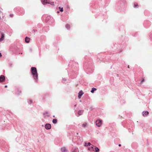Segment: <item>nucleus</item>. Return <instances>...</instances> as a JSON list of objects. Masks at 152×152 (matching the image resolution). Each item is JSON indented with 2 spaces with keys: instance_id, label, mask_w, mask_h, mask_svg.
Listing matches in <instances>:
<instances>
[{
  "instance_id": "nucleus-1",
  "label": "nucleus",
  "mask_w": 152,
  "mask_h": 152,
  "mask_svg": "<svg viewBox=\"0 0 152 152\" xmlns=\"http://www.w3.org/2000/svg\"><path fill=\"white\" fill-rule=\"evenodd\" d=\"M31 72L33 77L36 82L38 81V74L36 67H32L31 69Z\"/></svg>"
},
{
  "instance_id": "nucleus-2",
  "label": "nucleus",
  "mask_w": 152,
  "mask_h": 152,
  "mask_svg": "<svg viewBox=\"0 0 152 152\" xmlns=\"http://www.w3.org/2000/svg\"><path fill=\"white\" fill-rule=\"evenodd\" d=\"M41 2L44 4H50L52 5H53V2H50L49 1V0H41Z\"/></svg>"
},
{
  "instance_id": "nucleus-3",
  "label": "nucleus",
  "mask_w": 152,
  "mask_h": 152,
  "mask_svg": "<svg viewBox=\"0 0 152 152\" xmlns=\"http://www.w3.org/2000/svg\"><path fill=\"white\" fill-rule=\"evenodd\" d=\"M43 115L45 118H47L50 116V114L48 112H45L43 113Z\"/></svg>"
},
{
  "instance_id": "nucleus-4",
  "label": "nucleus",
  "mask_w": 152,
  "mask_h": 152,
  "mask_svg": "<svg viewBox=\"0 0 152 152\" xmlns=\"http://www.w3.org/2000/svg\"><path fill=\"white\" fill-rule=\"evenodd\" d=\"M96 125L98 127H100L102 124V121L100 120H97L96 121Z\"/></svg>"
},
{
  "instance_id": "nucleus-5",
  "label": "nucleus",
  "mask_w": 152,
  "mask_h": 152,
  "mask_svg": "<svg viewBox=\"0 0 152 152\" xmlns=\"http://www.w3.org/2000/svg\"><path fill=\"white\" fill-rule=\"evenodd\" d=\"M5 37V34L3 33H1V37L0 38V42H1L2 41L4 40Z\"/></svg>"
},
{
  "instance_id": "nucleus-6",
  "label": "nucleus",
  "mask_w": 152,
  "mask_h": 152,
  "mask_svg": "<svg viewBox=\"0 0 152 152\" xmlns=\"http://www.w3.org/2000/svg\"><path fill=\"white\" fill-rule=\"evenodd\" d=\"M61 152H68V150L65 147H61Z\"/></svg>"
},
{
  "instance_id": "nucleus-7",
  "label": "nucleus",
  "mask_w": 152,
  "mask_h": 152,
  "mask_svg": "<svg viewBox=\"0 0 152 152\" xmlns=\"http://www.w3.org/2000/svg\"><path fill=\"white\" fill-rule=\"evenodd\" d=\"M88 126V124L87 122H84L82 124V126L83 128H85L86 127H87Z\"/></svg>"
},
{
  "instance_id": "nucleus-8",
  "label": "nucleus",
  "mask_w": 152,
  "mask_h": 152,
  "mask_svg": "<svg viewBox=\"0 0 152 152\" xmlns=\"http://www.w3.org/2000/svg\"><path fill=\"white\" fill-rule=\"evenodd\" d=\"M45 127L47 129H49L51 128V126L49 124H46L45 125Z\"/></svg>"
},
{
  "instance_id": "nucleus-9",
  "label": "nucleus",
  "mask_w": 152,
  "mask_h": 152,
  "mask_svg": "<svg viewBox=\"0 0 152 152\" xmlns=\"http://www.w3.org/2000/svg\"><path fill=\"white\" fill-rule=\"evenodd\" d=\"M149 113L148 111H143L142 113V115L145 117Z\"/></svg>"
},
{
  "instance_id": "nucleus-10",
  "label": "nucleus",
  "mask_w": 152,
  "mask_h": 152,
  "mask_svg": "<svg viewBox=\"0 0 152 152\" xmlns=\"http://www.w3.org/2000/svg\"><path fill=\"white\" fill-rule=\"evenodd\" d=\"M5 80V77L3 75H1L0 76V82H2Z\"/></svg>"
},
{
  "instance_id": "nucleus-11",
  "label": "nucleus",
  "mask_w": 152,
  "mask_h": 152,
  "mask_svg": "<svg viewBox=\"0 0 152 152\" xmlns=\"http://www.w3.org/2000/svg\"><path fill=\"white\" fill-rule=\"evenodd\" d=\"M84 93L82 90H81L78 93V97L79 99L80 98L81 96Z\"/></svg>"
},
{
  "instance_id": "nucleus-12",
  "label": "nucleus",
  "mask_w": 152,
  "mask_h": 152,
  "mask_svg": "<svg viewBox=\"0 0 152 152\" xmlns=\"http://www.w3.org/2000/svg\"><path fill=\"white\" fill-rule=\"evenodd\" d=\"M30 38L29 37H26L25 38V42L26 43H28L30 41Z\"/></svg>"
},
{
  "instance_id": "nucleus-13",
  "label": "nucleus",
  "mask_w": 152,
  "mask_h": 152,
  "mask_svg": "<svg viewBox=\"0 0 152 152\" xmlns=\"http://www.w3.org/2000/svg\"><path fill=\"white\" fill-rule=\"evenodd\" d=\"M96 90V88H93L91 89V92L92 93H94V92Z\"/></svg>"
},
{
  "instance_id": "nucleus-14",
  "label": "nucleus",
  "mask_w": 152,
  "mask_h": 152,
  "mask_svg": "<svg viewBox=\"0 0 152 152\" xmlns=\"http://www.w3.org/2000/svg\"><path fill=\"white\" fill-rule=\"evenodd\" d=\"M83 113V111L82 110H80L78 112V114L79 115H81Z\"/></svg>"
},
{
  "instance_id": "nucleus-15",
  "label": "nucleus",
  "mask_w": 152,
  "mask_h": 152,
  "mask_svg": "<svg viewBox=\"0 0 152 152\" xmlns=\"http://www.w3.org/2000/svg\"><path fill=\"white\" fill-rule=\"evenodd\" d=\"M91 145V144L90 142H88V143L85 142V146H88L90 145Z\"/></svg>"
},
{
  "instance_id": "nucleus-16",
  "label": "nucleus",
  "mask_w": 152,
  "mask_h": 152,
  "mask_svg": "<svg viewBox=\"0 0 152 152\" xmlns=\"http://www.w3.org/2000/svg\"><path fill=\"white\" fill-rule=\"evenodd\" d=\"M53 123L54 124H56L57 123V120L56 119H54L52 121Z\"/></svg>"
},
{
  "instance_id": "nucleus-17",
  "label": "nucleus",
  "mask_w": 152,
  "mask_h": 152,
  "mask_svg": "<svg viewBox=\"0 0 152 152\" xmlns=\"http://www.w3.org/2000/svg\"><path fill=\"white\" fill-rule=\"evenodd\" d=\"M66 27L67 29H69L70 28V26L69 25L66 24Z\"/></svg>"
},
{
  "instance_id": "nucleus-18",
  "label": "nucleus",
  "mask_w": 152,
  "mask_h": 152,
  "mask_svg": "<svg viewBox=\"0 0 152 152\" xmlns=\"http://www.w3.org/2000/svg\"><path fill=\"white\" fill-rule=\"evenodd\" d=\"M99 149L98 148L94 147V151H95V152H98V151H99Z\"/></svg>"
},
{
  "instance_id": "nucleus-19",
  "label": "nucleus",
  "mask_w": 152,
  "mask_h": 152,
  "mask_svg": "<svg viewBox=\"0 0 152 152\" xmlns=\"http://www.w3.org/2000/svg\"><path fill=\"white\" fill-rule=\"evenodd\" d=\"M78 150V148H75L74 150L72 152H77V151Z\"/></svg>"
},
{
  "instance_id": "nucleus-20",
  "label": "nucleus",
  "mask_w": 152,
  "mask_h": 152,
  "mask_svg": "<svg viewBox=\"0 0 152 152\" xmlns=\"http://www.w3.org/2000/svg\"><path fill=\"white\" fill-rule=\"evenodd\" d=\"M28 102L29 104H31L33 102V101L32 100L30 99L28 101Z\"/></svg>"
},
{
  "instance_id": "nucleus-21",
  "label": "nucleus",
  "mask_w": 152,
  "mask_h": 152,
  "mask_svg": "<svg viewBox=\"0 0 152 152\" xmlns=\"http://www.w3.org/2000/svg\"><path fill=\"white\" fill-rule=\"evenodd\" d=\"M94 147H96L95 146H92L90 149H92L93 151H94Z\"/></svg>"
},
{
  "instance_id": "nucleus-22",
  "label": "nucleus",
  "mask_w": 152,
  "mask_h": 152,
  "mask_svg": "<svg viewBox=\"0 0 152 152\" xmlns=\"http://www.w3.org/2000/svg\"><path fill=\"white\" fill-rule=\"evenodd\" d=\"M59 9H60V11L61 12H63V8L62 7V8H61L60 7H59Z\"/></svg>"
},
{
  "instance_id": "nucleus-23",
  "label": "nucleus",
  "mask_w": 152,
  "mask_h": 152,
  "mask_svg": "<svg viewBox=\"0 0 152 152\" xmlns=\"http://www.w3.org/2000/svg\"><path fill=\"white\" fill-rule=\"evenodd\" d=\"M144 80H145L144 79V78H143V79L140 82V84H141L142 83V82H144Z\"/></svg>"
},
{
  "instance_id": "nucleus-24",
  "label": "nucleus",
  "mask_w": 152,
  "mask_h": 152,
  "mask_svg": "<svg viewBox=\"0 0 152 152\" xmlns=\"http://www.w3.org/2000/svg\"><path fill=\"white\" fill-rule=\"evenodd\" d=\"M21 93V92L20 91H19L18 90V93H17V94L18 95H20V93Z\"/></svg>"
},
{
  "instance_id": "nucleus-25",
  "label": "nucleus",
  "mask_w": 152,
  "mask_h": 152,
  "mask_svg": "<svg viewBox=\"0 0 152 152\" xmlns=\"http://www.w3.org/2000/svg\"><path fill=\"white\" fill-rule=\"evenodd\" d=\"M13 15L12 14H11L10 15V16L11 17H13Z\"/></svg>"
},
{
  "instance_id": "nucleus-26",
  "label": "nucleus",
  "mask_w": 152,
  "mask_h": 152,
  "mask_svg": "<svg viewBox=\"0 0 152 152\" xmlns=\"http://www.w3.org/2000/svg\"><path fill=\"white\" fill-rule=\"evenodd\" d=\"M137 6H138V5H137V4H134V7H137Z\"/></svg>"
},
{
  "instance_id": "nucleus-27",
  "label": "nucleus",
  "mask_w": 152,
  "mask_h": 152,
  "mask_svg": "<svg viewBox=\"0 0 152 152\" xmlns=\"http://www.w3.org/2000/svg\"><path fill=\"white\" fill-rule=\"evenodd\" d=\"M50 18V16H48L46 18V19H49V18Z\"/></svg>"
},
{
  "instance_id": "nucleus-28",
  "label": "nucleus",
  "mask_w": 152,
  "mask_h": 152,
  "mask_svg": "<svg viewBox=\"0 0 152 152\" xmlns=\"http://www.w3.org/2000/svg\"><path fill=\"white\" fill-rule=\"evenodd\" d=\"M1 53H0V57L1 56Z\"/></svg>"
},
{
  "instance_id": "nucleus-29",
  "label": "nucleus",
  "mask_w": 152,
  "mask_h": 152,
  "mask_svg": "<svg viewBox=\"0 0 152 152\" xmlns=\"http://www.w3.org/2000/svg\"><path fill=\"white\" fill-rule=\"evenodd\" d=\"M118 146H121V144H119L118 145Z\"/></svg>"
},
{
  "instance_id": "nucleus-30",
  "label": "nucleus",
  "mask_w": 152,
  "mask_h": 152,
  "mask_svg": "<svg viewBox=\"0 0 152 152\" xmlns=\"http://www.w3.org/2000/svg\"><path fill=\"white\" fill-rule=\"evenodd\" d=\"M5 87H7V85H5Z\"/></svg>"
},
{
  "instance_id": "nucleus-31",
  "label": "nucleus",
  "mask_w": 152,
  "mask_h": 152,
  "mask_svg": "<svg viewBox=\"0 0 152 152\" xmlns=\"http://www.w3.org/2000/svg\"><path fill=\"white\" fill-rule=\"evenodd\" d=\"M33 31H34V32L35 31H34V30H33Z\"/></svg>"
},
{
  "instance_id": "nucleus-32",
  "label": "nucleus",
  "mask_w": 152,
  "mask_h": 152,
  "mask_svg": "<svg viewBox=\"0 0 152 152\" xmlns=\"http://www.w3.org/2000/svg\"><path fill=\"white\" fill-rule=\"evenodd\" d=\"M53 117H55V116L54 115L53 116Z\"/></svg>"
},
{
  "instance_id": "nucleus-33",
  "label": "nucleus",
  "mask_w": 152,
  "mask_h": 152,
  "mask_svg": "<svg viewBox=\"0 0 152 152\" xmlns=\"http://www.w3.org/2000/svg\"><path fill=\"white\" fill-rule=\"evenodd\" d=\"M43 126V125H42V126Z\"/></svg>"
},
{
  "instance_id": "nucleus-34",
  "label": "nucleus",
  "mask_w": 152,
  "mask_h": 152,
  "mask_svg": "<svg viewBox=\"0 0 152 152\" xmlns=\"http://www.w3.org/2000/svg\"><path fill=\"white\" fill-rule=\"evenodd\" d=\"M128 68H129V66H128Z\"/></svg>"
}]
</instances>
